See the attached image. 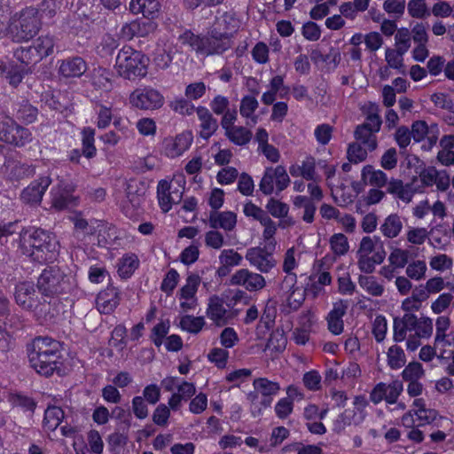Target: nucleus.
Wrapping results in <instances>:
<instances>
[{"mask_svg": "<svg viewBox=\"0 0 454 454\" xmlns=\"http://www.w3.org/2000/svg\"><path fill=\"white\" fill-rule=\"evenodd\" d=\"M30 366L45 377L61 371L62 354L60 343L50 337H36L27 348Z\"/></svg>", "mask_w": 454, "mask_h": 454, "instance_id": "1", "label": "nucleus"}, {"mask_svg": "<svg viewBox=\"0 0 454 454\" xmlns=\"http://www.w3.org/2000/svg\"><path fill=\"white\" fill-rule=\"evenodd\" d=\"M393 339L395 342L406 340L408 350L414 351L420 345L421 339H428L433 333V320L427 317H418L413 313H404L394 318Z\"/></svg>", "mask_w": 454, "mask_h": 454, "instance_id": "2", "label": "nucleus"}, {"mask_svg": "<svg viewBox=\"0 0 454 454\" xmlns=\"http://www.w3.org/2000/svg\"><path fill=\"white\" fill-rule=\"evenodd\" d=\"M20 239L22 254L39 263L53 262L59 254V241L44 230H27L20 234Z\"/></svg>", "mask_w": 454, "mask_h": 454, "instance_id": "3", "label": "nucleus"}, {"mask_svg": "<svg viewBox=\"0 0 454 454\" xmlns=\"http://www.w3.org/2000/svg\"><path fill=\"white\" fill-rule=\"evenodd\" d=\"M232 33L219 31L211 27L206 35H195L186 30L179 35L178 41L188 45L197 54L203 56L222 55L232 46Z\"/></svg>", "mask_w": 454, "mask_h": 454, "instance_id": "4", "label": "nucleus"}, {"mask_svg": "<svg viewBox=\"0 0 454 454\" xmlns=\"http://www.w3.org/2000/svg\"><path fill=\"white\" fill-rule=\"evenodd\" d=\"M36 287L43 296L54 297L70 294L76 287L74 277L58 266L45 268L37 278Z\"/></svg>", "mask_w": 454, "mask_h": 454, "instance_id": "5", "label": "nucleus"}, {"mask_svg": "<svg viewBox=\"0 0 454 454\" xmlns=\"http://www.w3.org/2000/svg\"><path fill=\"white\" fill-rule=\"evenodd\" d=\"M149 62V58L142 51L124 46L117 54L115 69L121 77L136 80L147 74Z\"/></svg>", "mask_w": 454, "mask_h": 454, "instance_id": "6", "label": "nucleus"}, {"mask_svg": "<svg viewBox=\"0 0 454 454\" xmlns=\"http://www.w3.org/2000/svg\"><path fill=\"white\" fill-rule=\"evenodd\" d=\"M41 27L39 11L27 7L16 13L9 25L10 34L17 42L28 41L33 38Z\"/></svg>", "mask_w": 454, "mask_h": 454, "instance_id": "7", "label": "nucleus"}, {"mask_svg": "<svg viewBox=\"0 0 454 454\" xmlns=\"http://www.w3.org/2000/svg\"><path fill=\"white\" fill-rule=\"evenodd\" d=\"M33 139L29 129L20 125L10 116L8 108L0 104V140L18 147H22Z\"/></svg>", "mask_w": 454, "mask_h": 454, "instance_id": "8", "label": "nucleus"}, {"mask_svg": "<svg viewBox=\"0 0 454 454\" xmlns=\"http://www.w3.org/2000/svg\"><path fill=\"white\" fill-rule=\"evenodd\" d=\"M184 178L168 182L160 180L157 185L159 205L163 212H168L174 204L181 202L184 192Z\"/></svg>", "mask_w": 454, "mask_h": 454, "instance_id": "9", "label": "nucleus"}, {"mask_svg": "<svg viewBox=\"0 0 454 454\" xmlns=\"http://www.w3.org/2000/svg\"><path fill=\"white\" fill-rule=\"evenodd\" d=\"M289 176L284 166L266 168L259 184V189L264 195H271L275 192L279 194L288 187Z\"/></svg>", "mask_w": 454, "mask_h": 454, "instance_id": "10", "label": "nucleus"}, {"mask_svg": "<svg viewBox=\"0 0 454 454\" xmlns=\"http://www.w3.org/2000/svg\"><path fill=\"white\" fill-rule=\"evenodd\" d=\"M129 100L133 107L140 110L159 109L164 104L163 95L150 86L136 89L130 93Z\"/></svg>", "mask_w": 454, "mask_h": 454, "instance_id": "11", "label": "nucleus"}, {"mask_svg": "<svg viewBox=\"0 0 454 454\" xmlns=\"http://www.w3.org/2000/svg\"><path fill=\"white\" fill-rule=\"evenodd\" d=\"M274 251L275 249L268 248V246L254 247L247 250L245 258L261 273H269L277 266V261L273 256Z\"/></svg>", "mask_w": 454, "mask_h": 454, "instance_id": "12", "label": "nucleus"}, {"mask_svg": "<svg viewBox=\"0 0 454 454\" xmlns=\"http://www.w3.org/2000/svg\"><path fill=\"white\" fill-rule=\"evenodd\" d=\"M230 284L242 286L248 292H257L266 286V279L262 274L244 268L236 270L231 276Z\"/></svg>", "mask_w": 454, "mask_h": 454, "instance_id": "13", "label": "nucleus"}, {"mask_svg": "<svg viewBox=\"0 0 454 454\" xmlns=\"http://www.w3.org/2000/svg\"><path fill=\"white\" fill-rule=\"evenodd\" d=\"M14 299L16 303L25 310H35L39 305L35 285L29 281L20 282L15 286Z\"/></svg>", "mask_w": 454, "mask_h": 454, "instance_id": "14", "label": "nucleus"}, {"mask_svg": "<svg viewBox=\"0 0 454 454\" xmlns=\"http://www.w3.org/2000/svg\"><path fill=\"white\" fill-rule=\"evenodd\" d=\"M157 28V24L153 20L136 19L130 22L122 25L120 35L121 37L130 41L134 37H145Z\"/></svg>", "mask_w": 454, "mask_h": 454, "instance_id": "15", "label": "nucleus"}, {"mask_svg": "<svg viewBox=\"0 0 454 454\" xmlns=\"http://www.w3.org/2000/svg\"><path fill=\"white\" fill-rule=\"evenodd\" d=\"M0 173L11 181H18L32 176L34 168L27 163L13 158H8L0 168Z\"/></svg>", "mask_w": 454, "mask_h": 454, "instance_id": "16", "label": "nucleus"}, {"mask_svg": "<svg viewBox=\"0 0 454 454\" xmlns=\"http://www.w3.org/2000/svg\"><path fill=\"white\" fill-rule=\"evenodd\" d=\"M58 74L63 78H79L87 71L86 61L79 57L73 56L59 60Z\"/></svg>", "mask_w": 454, "mask_h": 454, "instance_id": "17", "label": "nucleus"}, {"mask_svg": "<svg viewBox=\"0 0 454 454\" xmlns=\"http://www.w3.org/2000/svg\"><path fill=\"white\" fill-rule=\"evenodd\" d=\"M191 132H183L175 137L166 138L163 142L164 154L168 158H176L187 151L192 143Z\"/></svg>", "mask_w": 454, "mask_h": 454, "instance_id": "18", "label": "nucleus"}, {"mask_svg": "<svg viewBox=\"0 0 454 454\" xmlns=\"http://www.w3.org/2000/svg\"><path fill=\"white\" fill-rule=\"evenodd\" d=\"M69 184H59L51 189V207L58 211L70 208L77 205V198L72 195Z\"/></svg>", "mask_w": 454, "mask_h": 454, "instance_id": "19", "label": "nucleus"}, {"mask_svg": "<svg viewBox=\"0 0 454 454\" xmlns=\"http://www.w3.org/2000/svg\"><path fill=\"white\" fill-rule=\"evenodd\" d=\"M206 313L217 326L227 325L232 317L231 313L225 309L223 300L217 295L209 298Z\"/></svg>", "mask_w": 454, "mask_h": 454, "instance_id": "20", "label": "nucleus"}, {"mask_svg": "<svg viewBox=\"0 0 454 454\" xmlns=\"http://www.w3.org/2000/svg\"><path fill=\"white\" fill-rule=\"evenodd\" d=\"M348 307V301L340 300L333 303V309L328 313L326 320L328 330L334 335L340 334L344 330L342 317L345 316Z\"/></svg>", "mask_w": 454, "mask_h": 454, "instance_id": "21", "label": "nucleus"}, {"mask_svg": "<svg viewBox=\"0 0 454 454\" xmlns=\"http://www.w3.org/2000/svg\"><path fill=\"white\" fill-rule=\"evenodd\" d=\"M51 184L50 176H41L32 182L21 193V200L26 203L36 204L41 202L44 192Z\"/></svg>", "mask_w": 454, "mask_h": 454, "instance_id": "22", "label": "nucleus"}, {"mask_svg": "<svg viewBox=\"0 0 454 454\" xmlns=\"http://www.w3.org/2000/svg\"><path fill=\"white\" fill-rule=\"evenodd\" d=\"M237 222V214L232 211H210L208 215V224L212 229H222L226 232L234 231Z\"/></svg>", "mask_w": 454, "mask_h": 454, "instance_id": "23", "label": "nucleus"}, {"mask_svg": "<svg viewBox=\"0 0 454 454\" xmlns=\"http://www.w3.org/2000/svg\"><path fill=\"white\" fill-rule=\"evenodd\" d=\"M253 386L255 391L262 396L260 403L263 408L270 406L273 396L278 395L280 390L278 382L271 381L267 378L255 379L253 382Z\"/></svg>", "mask_w": 454, "mask_h": 454, "instance_id": "24", "label": "nucleus"}, {"mask_svg": "<svg viewBox=\"0 0 454 454\" xmlns=\"http://www.w3.org/2000/svg\"><path fill=\"white\" fill-rule=\"evenodd\" d=\"M196 114L200 121V136L207 140L217 130L218 121L205 106H198Z\"/></svg>", "mask_w": 454, "mask_h": 454, "instance_id": "25", "label": "nucleus"}, {"mask_svg": "<svg viewBox=\"0 0 454 454\" xmlns=\"http://www.w3.org/2000/svg\"><path fill=\"white\" fill-rule=\"evenodd\" d=\"M160 4L158 0H131L129 11L135 15L142 14L144 18L153 20L158 17Z\"/></svg>", "mask_w": 454, "mask_h": 454, "instance_id": "26", "label": "nucleus"}, {"mask_svg": "<svg viewBox=\"0 0 454 454\" xmlns=\"http://www.w3.org/2000/svg\"><path fill=\"white\" fill-rule=\"evenodd\" d=\"M120 297L117 289L109 286L101 291L96 299L98 309L100 313L110 314L119 305Z\"/></svg>", "mask_w": 454, "mask_h": 454, "instance_id": "27", "label": "nucleus"}, {"mask_svg": "<svg viewBox=\"0 0 454 454\" xmlns=\"http://www.w3.org/2000/svg\"><path fill=\"white\" fill-rule=\"evenodd\" d=\"M364 419V414L363 412L356 411V409H347L333 421V430L337 434H340L347 427L351 425L357 426L361 424Z\"/></svg>", "mask_w": 454, "mask_h": 454, "instance_id": "28", "label": "nucleus"}, {"mask_svg": "<svg viewBox=\"0 0 454 454\" xmlns=\"http://www.w3.org/2000/svg\"><path fill=\"white\" fill-rule=\"evenodd\" d=\"M12 112L16 121H19L27 125L35 122L38 115V109L27 100L14 103Z\"/></svg>", "mask_w": 454, "mask_h": 454, "instance_id": "29", "label": "nucleus"}, {"mask_svg": "<svg viewBox=\"0 0 454 454\" xmlns=\"http://www.w3.org/2000/svg\"><path fill=\"white\" fill-rule=\"evenodd\" d=\"M403 229L402 217L395 213L388 215L380 226V231L385 238L395 239Z\"/></svg>", "mask_w": 454, "mask_h": 454, "instance_id": "30", "label": "nucleus"}, {"mask_svg": "<svg viewBox=\"0 0 454 454\" xmlns=\"http://www.w3.org/2000/svg\"><path fill=\"white\" fill-rule=\"evenodd\" d=\"M377 131H373L365 125H357L354 131L356 142L367 147L370 153L378 147Z\"/></svg>", "mask_w": 454, "mask_h": 454, "instance_id": "31", "label": "nucleus"}, {"mask_svg": "<svg viewBox=\"0 0 454 454\" xmlns=\"http://www.w3.org/2000/svg\"><path fill=\"white\" fill-rule=\"evenodd\" d=\"M416 420L418 427L431 426V428L442 427V422L447 419L440 416L434 409L421 408L416 410Z\"/></svg>", "mask_w": 454, "mask_h": 454, "instance_id": "32", "label": "nucleus"}, {"mask_svg": "<svg viewBox=\"0 0 454 454\" xmlns=\"http://www.w3.org/2000/svg\"><path fill=\"white\" fill-rule=\"evenodd\" d=\"M91 83L95 89L109 91L113 89V74L110 70L98 67L93 69Z\"/></svg>", "mask_w": 454, "mask_h": 454, "instance_id": "33", "label": "nucleus"}, {"mask_svg": "<svg viewBox=\"0 0 454 454\" xmlns=\"http://www.w3.org/2000/svg\"><path fill=\"white\" fill-rule=\"evenodd\" d=\"M93 110L96 115V125L98 129H106L112 122L114 114L111 105L107 106L101 101L93 103Z\"/></svg>", "mask_w": 454, "mask_h": 454, "instance_id": "34", "label": "nucleus"}, {"mask_svg": "<svg viewBox=\"0 0 454 454\" xmlns=\"http://www.w3.org/2000/svg\"><path fill=\"white\" fill-rule=\"evenodd\" d=\"M361 177L364 183L379 188L387 184V174L380 169H374L372 165H366L363 168Z\"/></svg>", "mask_w": 454, "mask_h": 454, "instance_id": "35", "label": "nucleus"}, {"mask_svg": "<svg viewBox=\"0 0 454 454\" xmlns=\"http://www.w3.org/2000/svg\"><path fill=\"white\" fill-rule=\"evenodd\" d=\"M289 172L291 176L294 177L302 176L304 179L308 181H315L316 168L314 158H307L305 160L302 161L301 165H292L289 168Z\"/></svg>", "mask_w": 454, "mask_h": 454, "instance_id": "36", "label": "nucleus"}, {"mask_svg": "<svg viewBox=\"0 0 454 454\" xmlns=\"http://www.w3.org/2000/svg\"><path fill=\"white\" fill-rule=\"evenodd\" d=\"M139 266L138 257L135 254H125L117 263L118 274L123 278H129Z\"/></svg>", "mask_w": 454, "mask_h": 454, "instance_id": "37", "label": "nucleus"}, {"mask_svg": "<svg viewBox=\"0 0 454 454\" xmlns=\"http://www.w3.org/2000/svg\"><path fill=\"white\" fill-rule=\"evenodd\" d=\"M54 46V38L50 35L40 36L35 40L31 47L35 53V61H40L51 55L53 52Z\"/></svg>", "mask_w": 454, "mask_h": 454, "instance_id": "38", "label": "nucleus"}, {"mask_svg": "<svg viewBox=\"0 0 454 454\" xmlns=\"http://www.w3.org/2000/svg\"><path fill=\"white\" fill-rule=\"evenodd\" d=\"M435 348L440 359H450L454 354V335L449 334L434 338Z\"/></svg>", "mask_w": 454, "mask_h": 454, "instance_id": "39", "label": "nucleus"}, {"mask_svg": "<svg viewBox=\"0 0 454 454\" xmlns=\"http://www.w3.org/2000/svg\"><path fill=\"white\" fill-rule=\"evenodd\" d=\"M64 419V411L58 406H49L43 418V427L48 431H55Z\"/></svg>", "mask_w": 454, "mask_h": 454, "instance_id": "40", "label": "nucleus"}, {"mask_svg": "<svg viewBox=\"0 0 454 454\" xmlns=\"http://www.w3.org/2000/svg\"><path fill=\"white\" fill-rule=\"evenodd\" d=\"M228 139L236 145H246L252 138V132L248 129L242 126H235L225 131Z\"/></svg>", "mask_w": 454, "mask_h": 454, "instance_id": "41", "label": "nucleus"}, {"mask_svg": "<svg viewBox=\"0 0 454 454\" xmlns=\"http://www.w3.org/2000/svg\"><path fill=\"white\" fill-rule=\"evenodd\" d=\"M239 20L234 13L224 12L216 20L212 27H219V31L232 33L236 32L239 27Z\"/></svg>", "mask_w": 454, "mask_h": 454, "instance_id": "42", "label": "nucleus"}, {"mask_svg": "<svg viewBox=\"0 0 454 454\" xmlns=\"http://www.w3.org/2000/svg\"><path fill=\"white\" fill-rule=\"evenodd\" d=\"M95 143V129L90 127H86L82 131V154L91 159L97 154V148Z\"/></svg>", "mask_w": 454, "mask_h": 454, "instance_id": "43", "label": "nucleus"}, {"mask_svg": "<svg viewBox=\"0 0 454 454\" xmlns=\"http://www.w3.org/2000/svg\"><path fill=\"white\" fill-rule=\"evenodd\" d=\"M261 224L263 226L262 239L265 242V246H268L270 249H276L277 241L275 235L278 230V224L268 215L265 220L262 221Z\"/></svg>", "mask_w": 454, "mask_h": 454, "instance_id": "44", "label": "nucleus"}, {"mask_svg": "<svg viewBox=\"0 0 454 454\" xmlns=\"http://www.w3.org/2000/svg\"><path fill=\"white\" fill-rule=\"evenodd\" d=\"M258 106L259 103L254 96H245L240 101V114L247 119H250L253 125H254L258 119L257 116L254 115V112Z\"/></svg>", "mask_w": 454, "mask_h": 454, "instance_id": "45", "label": "nucleus"}, {"mask_svg": "<svg viewBox=\"0 0 454 454\" xmlns=\"http://www.w3.org/2000/svg\"><path fill=\"white\" fill-rule=\"evenodd\" d=\"M306 298V290H302L300 287L293 290L283 297L286 305V312L298 310L303 304Z\"/></svg>", "mask_w": 454, "mask_h": 454, "instance_id": "46", "label": "nucleus"}, {"mask_svg": "<svg viewBox=\"0 0 454 454\" xmlns=\"http://www.w3.org/2000/svg\"><path fill=\"white\" fill-rule=\"evenodd\" d=\"M387 365L392 370H398L404 366L406 363L404 351L401 347L397 345H393L388 348L387 352Z\"/></svg>", "mask_w": 454, "mask_h": 454, "instance_id": "47", "label": "nucleus"}, {"mask_svg": "<svg viewBox=\"0 0 454 454\" xmlns=\"http://www.w3.org/2000/svg\"><path fill=\"white\" fill-rule=\"evenodd\" d=\"M200 277L194 273H190L186 278L184 286L178 293L179 298H197L196 294L200 284Z\"/></svg>", "mask_w": 454, "mask_h": 454, "instance_id": "48", "label": "nucleus"}, {"mask_svg": "<svg viewBox=\"0 0 454 454\" xmlns=\"http://www.w3.org/2000/svg\"><path fill=\"white\" fill-rule=\"evenodd\" d=\"M360 286L372 296H381L384 286L374 276H360L358 279Z\"/></svg>", "mask_w": 454, "mask_h": 454, "instance_id": "49", "label": "nucleus"}, {"mask_svg": "<svg viewBox=\"0 0 454 454\" xmlns=\"http://www.w3.org/2000/svg\"><path fill=\"white\" fill-rule=\"evenodd\" d=\"M205 325V320L202 317H194L192 315L184 316L180 320V326L183 330L191 333H199Z\"/></svg>", "mask_w": 454, "mask_h": 454, "instance_id": "50", "label": "nucleus"}, {"mask_svg": "<svg viewBox=\"0 0 454 454\" xmlns=\"http://www.w3.org/2000/svg\"><path fill=\"white\" fill-rule=\"evenodd\" d=\"M266 212L275 218H285L289 213V206L275 198H270L266 206Z\"/></svg>", "mask_w": 454, "mask_h": 454, "instance_id": "51", "label": "nucleus"}, {"mask_svg": "<svg viewBox=\"0 0 454 454\" xmlns=\"http://www.w3.org/2000/svg\"><path fill=\"white\" fill-rule=\"evenodd\" d=\"M330 247L333 253L337 256L344 255L349 249L347 237L342 233H335L330 238Z\"/></svg>", "mask_w": 454, "mask_h": 454, "instance_id": "52", "label": "nucleus"}, {"mask_svg": "<svg viewBox=\"0 0 454 454\" xmlns=\"http://www.w3.org/2000/svg\"><path fill=\"white\" fill-rule=\"evenodd\" d=\"M9 402L12 407L21 408L24 411H29L31 413L34 412L36 407V403L34 399L19 393L12 394L9 396Z\"/></svg>", "mask_w": 454, "mask_h": 454, "instance_id": "53", "label": "nucleus"}, {"mask_svg": "<svg viewBox=\"0 0 454 454\" xmlns=\"http://www.w3.org/2000/svg\"><path fill=\"white\" fill-rule=\"evenodd\" d=\"M29 71L28 67L10 63L5 77L12 87H17L22 82L24 75Z\"/></svg>", "mask_w": 454, "mask_h": 454, "instance_id": "54", "label": "nucleus"}, {"mask_svg": "<svg viewBox=\"0 0 454 454\" xmlns=\"http://www.w3.org/2000/svg\"><path fill=\"white\" fill-rule=\"evenodd\" d=\"M408 13L411 18L424 19L430 15L425 0H410L407 5Z\"/></svg>", "mask_w": 454, "mask_h": 454, "instance_id": "55", "label": "nucleus"}, {"mask_svg": "<svg viewBox=\"0 0 454 454\" xmlns=\"http://www.w3.org/2000/svg\"><path fill=\"white\" fill-rule=\"evenodd\" d=\"M369 150L363 145L354 142L348 145L347 154L350 162L359 163L365 160Z\"/></svg>", "mask_w": 454, "mask_h": 454, "instance_id": "56", "label": "nucleus"}, {"mask_svg": "<svg viewBox=\"0 0 454 454\" xmlns=\"http://www.w3.org/2000/svg\"><path fill=\"white\" fill-rule=\"evenodd\" d=\"M411 32L406 27L397 29L395 35V46L400 53H406L411 47Z\"/></svg>", "mask_w": 454, "mask_h": 454, "instance_id": "57", "label": "nucleus"}, {"mask_svg": "<svg viewBox=\"0 0 454 454\" xmlns=\"http://www.w3.org/2000/svg\"><path fill=\"white\" fill-rule=\"evenodd\" d=\"M243 257L234 249H224L219 255L220 263L227 267H234L241 264Z\"/></svg>", "mask_w": 454, "mask_h": 454, "instance_id": "58", "label": "nucleus"}, {"mask_svg": "<svg viewBox=\"0 0 454 454\" xmlns=\"http://www.w3.org/2000/svg\"><path fill=\"white\" fill-rule=\"evenodd\" d=\"M137 184L136 180H131L126 187V197L134 207H139L144 200L143 192L139 191Z\"/></svg>", "mask_w": 454, "mask_h": 454, "instance_id": "59", "label": "nucleus"}, {"mask_svg": "<svg viewBox=\"0 0 454 454\" xmlns=\"http://www.w3.org/2000/svg\"><path fill=\"white\" fill-rule=\"evenodd\" d=\"M179 278V273L175 269H170L161 282L160 290L168 295L171 294L177 286Z\"/></svg>", "mask_w": 454, "mask_h": 454, "instance_id": "60", "label": "nucleus"}, {"mask_svg": "<svg viewBox=\"0 0 454 454\" xmlns=\"http://www.w3.org/2000/svg\"><path fill=\"white\" fill-rule=\"evenodd\" d=\"M427 269V264L424 261L417 260L408 264L406 275L411 279L420 280L425 278Z\"/></svg>", "mask_w": 454, "mask_h": 454, "instance_id": "61", "label": "nucleus"}, {"mask_svg": "<svg viewBox=\"0 0 454 454\" xmlns=\"http://www.w3.org/2000/svg\"><path fill=\"white\" fill-rule=\"evenodd\" d=\"M286 342L284 332L277 330L270 334L267 348L276 352H282L286 348Z\"/></svg>", "mask_w": 454, "mask_h": 454, "instance_id": "62", "label": "nucleus"}, {"mask_svg": "<svg viewBox=\"0 0 454 454\" xmlns=\"http://www.w3.org/2000/svg\"><path fill=\"white\" fill-rule=\"evenodd\" d=\"M243 213L247 217L258 221L260 223L269 215L266 210L252 201H248L244 205Z\"/></svg>", "mask_w": 454, "mask_h": 454, "instance_id": "63", "label": "nucleus"}, {"mask_svg": "<svg viewBox=\"0 0 454 454\" xmlns=\"http://www.w3.org/2000/svg\"><path fill=\"white\" fill-rule=\"evenodd\" d=\"M383 9L389 15L401 18L405 11V0H385Z\"/></svg>", "mask_w": 454, "mask_h": 454, "instance_id": "64", "label": "nucleus"}]
</instances>
